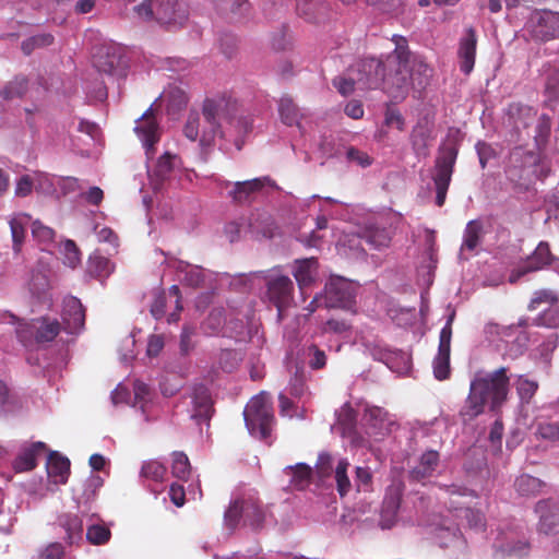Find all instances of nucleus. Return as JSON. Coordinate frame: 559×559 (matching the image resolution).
Masks as SVG:
<instances>
[{
  "label": "nucleus",
  "mask_w": 559,
  "mask_h": 559,
  "mask_svg": "<svg viewBox=\"0 0 559 559\" xmlns=\"http://www.w3.org/2000/svg\"><path fill=\"white\" fill-rule=\"evenodd\" d=\"M394 50L382 61L366 58L352 67L357 90L381 88L392 99L404 98L411 88H424L432 76L425 58L408 48L407 39L393 35Z\"/></svg>",
  "instance_id": "1"
},
{
  "label": "nucleus",
  "mask_w": 559,
  "mask_h": 559,
  "mask_svg": "<svg viewBox=\"0 0 559 559\" xmlns=\"http://www.w3.org/2000/svg\"><path fill=\"white\" fill-rule=\"evenodd\" d=\"M226 107L224 99H205L202 118L197 111H190L183 126L185 136L192 142L198 141L204 152L215 144L216 139L231 138L230 128L236 120L226 114ZM240 122L237 120V124Z\"/></svg>",
  "instance_id": "2"
},
{
  "label": "nucleus",
  "mask_w": 559,
  "mask_h": 559,
  "mask_svg": "<svg viewBox=\"0 0 559 559\" xmlns=\"http://www.w3.org/2000/svg\"><path fill=\"white\" fill-rule=\"evenodd\" d=\"M509 378L507 369L501 367L492 372H477L469 385V394L461 411L464 420L473 419L481 414L486 405L497 411L507 400Z\"/></svg>",
  "instance_id": "3"
},
{
  "label": "nucleus",
  "mask_w": 559,
  "mask_h": 559,
  "mask_svg": "<svg viewBox=\"0 0 559 559\" xmlns=\"http://www.w3.org/2000/svg\"><path fill=\"white\" fill-rule=\"evenodd\" d=\"M240 278L245 283L253 284L254 281H263L266 285V297L278 311V318L282 317L283 310L293 301L294 283L290 277L285 274L281 266H275L266 271H257Z\"/></svg>",
  "instance_id": "4"
},
{
  "label": "nucleus",
  "mask_w": 559,
  "mask_h": 559,
  "mask_svg": "<svg viewBox=\"0 0 559 559\" xmlns=\"http://www.w3.org/2000/svg\"><path fill=\"white\" fill-rule=\"evenodd\" d=\"M0 320L15 326L19 341L25 347H32L35 343H47L55 340L61 328L56 319L39 318L31 322H22L10 312H0Z\"/></svg>",
  "instance_id": "5"
},
{
  "label": "nucleus",
  "mask_w": 559,
  "mask_h": 559,
  "mask_svg": "<svg viewBox=\"0 0 559 559\" xmlns=\"http://www.w3.org/2000/svg\"><path fill=\"white\" fill-rule=\"evenodd\" d=\"M356 287L353 282L342 276H331L325 284L323 294H318L308 305V316L320 306L325 308L350 309L355 304Z\"/></svg>",
  "instance_id": "6"
},
{
  "label": "nucleus",
  "mask_w": 559,
  "mask_h": 559,
  "mask_svg": "<svg viewBox=\"0 0 559 559\" xmlns=\"http://www.w3.org/2000/svg\"><path fill=\"white\" fill-rule=\"evenodd\" d=\"M243 418L249 433L260 440H266L274 424L272 401L266 392L253 396L243 411Z\"/></svg>",
  "instance_id": "7"
},
{
  "label": "nucleus",
  "mask_w": 559,
  "mask_h": 559,
  "mask_svg": "<svg viewBox=\"0 0 559 559\" xmlns=\"http://www.w3.org/2000/svg\"><path fill=\"white\" fill-rule=\"evenodd\" d=\"M390 240V234L385 228L371 225L364 230L362 235L346 236L340 240L337 251L348 259H362L365 257L364 243L373 249H381L388 247Z\"/></svg>",
  "instance_id": "8"
},
{
  "label": "nucleus",
  "mask_w": 559,
  "mask_h": 559,
  "mask_svg": "<svg viewBox=\"0 0 559 559\" xmlns=\"http://www.w3.org/2000/svg\"><path fill=\"white\" fill-rule=\"evenodd\" d=\"M524 31L535 41H549L559 38V13L537 10L531 13Z\"/></svg>",
  "instance_id": "9"
},
{
  "label": "nucleus",
  "mask_w": 559,
  "mask_h": 559,
  "mask_svg": "<svg viewBox=\"0 0 559 559\" xmlns=\"http://www.w3.org/2000/svg\"><path fill=\"white\" fill-rule=\"evenodd\" d=\"M316 467L320 477H325L330 474L333 476L336 489L341 497H345L350 492L353 485L347 475V469L349 467L347 459L340 457L335 462L331 454L322 452L318 456Z\"/></svg>",
  "instance_id": "10"
},
{
  "label": "nucleus",
  "mask_w": 559,
  "mask_h": 559,
  "mask_svg": "<svg viewBox=\"0 0 559 559\" xmlns=\"http://www.w3.org/2000/svg\"><path fill=\"white\" fill-rule=\"evenodd\" d=\"M253 527L261 525L263 513L259 504L252 498L248 500L235 498L231 500L224 514V523L229 528H235L240 520Z\"/></svg>",
  "instance_id": "11"
},
{
  "label": "nucleus",
  "mask_w": 559,
  "mask_h": 559,
  "mask_svg": "<svg viewBox=\"0 0 559 559\" xmlns=\"http://www.w3.org/2000/svg\"><path fill=\"white\" fill-rule=\"evenodd\" d=\"M217 186L225 190L234 202L241 204L251 201L265 187H272L273 181L267 176L236 182L217 179Z\"/></svg>",
  "instance_id": "12"
},
{
  "label": "nucleus",
  "mask_w": 559,
  "mask_h": 559,
  "mask_svg": "<svg viewBox=\"0 0 559 559\" xmlns=\"http://www.w3.org/2000/svg\"><path fill=\"white\" fill-rule=\"evenodd\" d=\"M134 131L142 143L147 162L151 160L156 153L154 145L159 142L162 134L152 107L136 119Z\"/></svg>",
  "instance_id": "13"
},
{
  "label": "nucleus",
  "mask_w": 559,
  "mask_h": 559,
  "mask_svg": "<svg viewBox=\"0 0 559 559\" xmlns=\"http://www.w3.org/2000/svg\"><path fill=\"white\" fill-rule=\"evenodd\" d=\"M403 491L404 486L400 481H393L386 488L380 512V526L383 530L392 528L399 523Z\"/></svg>",
  "instance_id": "14"
},
{
  "label": "nucleus",
  "mask_w": 559,
  "mask_h": 559,
  "mask_svg": "<svg viewBox=\"0 0 559 559\" xmlns=\"http://www.w3.org/2000/svg\"><path fill=\"white\" fill-rule=\"evenodd\" d=\"M362 423L370 441L380 440L390 432L394 425L392 416L381 407L366 405L364 408Z\"/></svg>",
  "instance_id": "15"
},
{
  "label": "nucleus",
  "mask_w": 559,
  "mask_h": 559,
  "mask_svg": "<svg viewBox=\"0 0 559 559\" xmlns=\"http://www.w3.org/2000/svg\"><path fill=\"white\" fill-rule=\"evenodd\" d=\"M454 312L448 318L440 331L438 354L432 361L433 376L437 380H445L450 374V349L452 337V322Z\"/></svg>",
  "instance_id": "16"
},
{
  "label": "nucleus",
  "mask_w": 559,
  "mask_h": 559,
  "mask_svg": "<svg viewBox=\"0 0 559 559\" xmlns=\"http://www.w3.org/2000/svg\"><path fill=\"white\" fill-rule=\"evenodd\" d=\"M555 261H557V258L550 253L548 243L542 241L536 247L532 255L527 259V261L511 272L509 282L512 284L516 283L523 275L527 274L528 272L538 271L544 267H550L552 270V264Z\"/></svg>",
  "instance_id": "17"
},
{
  "label": "nucleus",
  "mask_w": 559,
  "mask_h": 559,
  "mask_svg": "<svg viewBox=\"0 0 559 559\" xmlns=\"http://www.w3.org/2000/svg\"><path fill=\"white\" fill-rule=\"evenodd\" d=\"M168 302H174L175 311L168 314L167 322L176 323L179 320V312L182 309V306L180 305V290L177 285H173L167 293L159 290L154 293V299L151 305V314L156 320H160L166 314Z\"/></svg>",
  "instance_id": "18"
},
{
  "label": "nucleus",
  "mask_w": 559,
  "mask_h": 559,
  "mask_svg": "<svg viewBox=\"0 0 559 559\" xmlns=\"http://www.w3.org/2000/svg\"><path fill=\"white\" fill-rule=\"evenodd\" d=\"M337 426L341 429V433L344 438L348 439L349 442L357 448H372V443L369 439L359 436L355 429L357 414L349 404H344L336 412Z\"/></svg>",
  "instance_id": "19"
},
{
  "label": "nucleus",
  "mask_w": 559,
  "mask_h": 559,
  "mask_svg": "<svg viewBox=\"0 0 559 559\" xmlns=\"http://www.w3.org/2000/svg\"><path fill=\"white\" fill-rule=\"evenodd\" d=\"M174 267L177 270L178 280L188 286H209L213 287V283L218 275H214L211 271L204 270L198 265H192L185 261L175 262Z\"/></svg>",
  "instance_id": "20"
},
{
  "label": "nucleus",
  "mask_w": 559,
  "mask_h": 559,
  "mask_svg": "<svg viewBox=\"0 0 559 559\" xmlns=\"http://www.w3.org/2000/svg\"><path fill=\"white\" fill-rule=\"evenodd\" d=\"M292 274L295 277L300 294L304 296L319 276V263L316 258L296 259L292 264Z\"/></svg>",
  "instance_id": "21"
},
{
  "label": "nucleus",
  "mask_w": 559,
  "mask_h": 559,
  "mask_svg": "<svg viewBox=\"0 0 559 559\" xmlns=\"http://www.w3.org/2000/svg\"><path fill=\"white\" fill-rule=\"evenodd\" d=\"M62 320L64 331L69 334H76L83 329L85 311L80 299L73 296L63 299Z\"/></svg>",
  "instance_id": "22"
},
{
  "label": "nucleus",
  "mask_w": 559,
  "mask_h": 559,
  "mask_svg": "<svg viewBox=\"0 0 559 559\" xmlns=\"http://www.w3.org/2000/svg\"><path fill=\"white\" fill-rule=\"evenodd\" d=\"M178 163L179 157L176 154L165 152L158 157L153 168L148 166L150 182L154 191L162 189L163 183L171 177Z\"/></svg>",
  "instance_id": "23"
},
{
  "label": "nucleus",
  "mask_w": 559,
  "mask_h": 559,
  "mask_svg": "<svg viewBox=\"0 0 559 559\" xmlns=\"http://www.w3.org/2000/svg\"><path fill=\"white\" fill-rule=\"evenodd\" d=\"M31 215L19 212L8 216V224L10 226L11 239H12V251L15 257H19L22 252L25 243L27 229L32 225Z\"/></svg>",
  "instance_id": "24"
},
{
  "label": "nucleus",
  "mask_w": 559,
  "mask_h": 559,
  "mask_svg": "<svg viewBox=\"0 0 559 559\" xmlns=\"http://www.w3.org/2000/svg\"><path fill=\"white\" fill-rule=\"evenodd\" d=\"M192 414L197 420L207 421L213 413V401L210 390L204 384H195L191 391Z\"/></svg>",
  "instance_id": "25"
},
{
  "label": "nucleus",
  "mask_w": 559,
  "mask_h": 559,
  "mask_svg": "<svg viewBox=\"0 0 559 559\" xmlns=\"http://www.w3.org/2000/svg\"><path fill=\"white\" fill-rule=\"evenodd\" d=\"M278 112L283 123L296 126L301 135L307 132L308 117L294 104L292 98L282 97L278 103Z\"/></svg>",
  "instance_id": "26"
},
{
  "label": "nucleus",
  "mask_w": 559,
  "mask_h": 559,
  "mask_svg": "<svg viewBox=\"0 0 559 559\" xmlns=\"http://www.w3.org/2000/svg\"><path fill=\"white\" fill-rule=\"evenodd\" d=\"M536 513L539 515V531L545 534H554L559 531V508L550 500H542L536 504Z\"/></svg>",
  "instance_id": "27"
},
{
  "label": "nucleus",
  "mask_w": 559,
  "mask_h": 559,
  "mask_svg": "<svg viewBox=\"0 0 559 559\" xmlns=\"http://www.w3.org/2000/svg\"><path fill=\"white\" fill-rule=\"evenodd\" d=\"M85 538L93 546L107 545L111 538V524L92 514L86 525Z\"/></svg>",
  "instance_id": "28"
},
{
  "label": "nucleus",
  "mask_w": 559,
  "mask_h": 559,
  "mask_svg": "<svg viewBox=\"0 0 559 559\" xmlns=\"http://www.w3.org/2000/svg\"><path fill=\"white\" fill-rule=\"evenodd\" d=\"M476 35L472 28H468L465 35L460 40L459 46V58H460V68L461 71L465 74L472 72L475 64V56H476Z\"/></svg>",
  "instance_id": "29"
},
{
  "label": "nucleus",
  "mask_w": 559,
  "mask_h": 559,
  "mask_svg": "<svg viewBox=\"0 0 559 559\" xmlns=\"http://www.w3.org/2000/svg\"><path fill=\"white\" fill-rule=\"evenodd\" d=\"M46 468L51 483L66 484L70 474V461L57 452H51L47 457Z\"/></svg>",
  "instance_id": "30"
},
{
  "label": "nucleus",
  "mask_w": 559,
  "mask_h": 559,
  "mask_svg": "<svg viewBox=\"0 0 559 559\" xmlns=\"http://www.w3.org/2000/svg\"><path fill=\"white\" fill-rule=\"evenodd\" d=\"M57 524L64 531V540L69 545L83 539V521L78 514L63 513L58 516Z\"/></svg>",
  "instance_id": "31"
},
{
  "label": "nucleus",
  "mask_w": 559,
  "mask_h": 559,
  "mask_svg": "<svg viewBox=\"0 0 559 559\" xmlns=\"http://www.w3.org/2000/svg\"><path fill=\"white\" fill-rule=\"evenodd\" d=\"M455 159L456 152L454 150H448L437 158L433 175L435 186L449 187Z\"/></svg>",
  "instance_id": "32"
},
{
  "label": "nucleus",
  "mask_w": 559,
  "mask_h": 559,
  "mask_svg": "<svg viewBox=\"0 0 559 559\" xmlns=\"http://www.w3.org/2000/svg\"><path fill=\"white\" fill-rule=\"evenodd\" d=\"M177 0H143L134 8L138 15L144 20L153 16L154 11L164 16H169L175 11Z\"/></svg>",
  "instance_id": "33"
},
{
  "label": "nucleus",
  "mask_w": 559,
  "mask_h": 559,
  "mask_svg": "<svg viewBox=\"0 0 559 559\" xmlns=\"http://www.w3.org/2000/svg\"><path fill=\"white\" fill-rule=\"evenodd\" d=\"M44 450L45 444L43 442H34L25 447L13 462L14 469L19 473L33 469L36 466L38 455L43 454Z\"/></svg>",
  "instance_id": "34"
},
{
  "label": "nucleus",
  "mask_w": 559,
  "mask_h": 559,
  "mask_svg": "<svg viewBox=\"0 0 559 559\" xmlns=\"http://www.w3.org/2000/svg\"><path fill=\"white\" fill-rule=\"evenodd\" d=\"M32 236L43 251L51 252L56 247V233L49 226L36 219L31 225Z\"/></svg>",
  "instance_id": "35"
},
{
  "label": "nucleus",
  "mask_w": 559,
  "mask_h": 559,
  "mask_svg": "<svg viewBox=\"0 0 559 559\" xmlns=\"http://www.w3.org/2000/svg\"><path fill=\"white\" fill-rule=\"evenodd\" d=\"M439 464V453L437 451H426L419 459L418 464L413 467L411 475L416 480H423L433 474Z\"/></svg>",
  "instance_id": "36"
},
{
  "label": "nucleus",
  "mask_w": 559,
  "mask_h": 559,
  "mask_svg": "<svg viewBox=\"0 0 559 559\" xmlns=\"http://www.w3.org/2000/svg\"><path fill=\"white\" fill-rule=\"evenodd\" d=\"M163 97L167 102V112L171 117L177 116L188 104L186 92L177 86L169 87Z\"/></svg>",
  "instance_id": "37"
},
{
  "label": "nucleus",
  "mask_w": 559,
  "mask_h": 559,
  "mask_svg": "<svg viewBox=\"0 0 559 559\" xmlns=\"http://www.w3.org/2000/svg\"><path fill=\"white\" fill-rule=\"evenodd\" d=\"M133 407H139L145 420H148V408L152 403V391L150 386L142 381H135L133 384Z\"/></svg>",
  "instance_id": "38"
},
{
  "label": "nucleus",
  "mask_w": 559,
  "mask_h": 559,
  "mask_svg": "<svg viewBox=\"0 0 559 559\" xmlns=\"http://www.w3.org/2000/svg\"><path fill=\"white\" fill-rule=\"evenodd\" d=\"M480 237L481 225L476 221L469 222L465 228L463 243L461 247L462 258L467 259V257L464 255L465 251H474L478 247L480 243Z\"/></svg>",
  "instance_id": "39"
},
{
  "label": "nucleus",
  "mask_w": 559,
  "mask_h": 559,
  "mask_svg": "<svg viewBox=\"0 0 559 559\" xmlns=\"http://www.w3.org/2000/svg\"><path fill=\"white\" fill-rule=\"evenodd\" d=\"M285 474L290 477V484L297 489H304L311 476V467L305 463H298L295 466H287Z\"/></svg>",
  "instance_id": "40"
},
{
  "label": "nucleus",
  "mask_w": 559,
  "mask_h": 559,
  "mask_svg": "<svg viewBox=\"0 0 559 559\" xmlns=\"http://www.w3.org/2000/svg\"><path fill=\"white\" fill-rule=\"evenodd\" d=\"M436 536L441 547H455L463 544L462 534L455 525H440Z\"/></svg>",
  "instance_id": "41"
},
{
  "label": "nucleus",
  "mask_w": 559,
  "mask_h": 559,
  "mask_svg": "<svg viewBox=\"0 0 559 559\" xmlns=\"http://www.w3.org/2000/svg\"><path fill=\"white\" fill-rule=\"evenodd\" d=\"M114 266L109 259L94 253L90 257L87 262L88 273L99 280L106 278L112 272Z\"/></svg>",
  "instance_id": "42"
},
{
  "label": "nucleus",
  "mask_w": 559,
  "mask_h": 559,
  "mask_svg": "<svg viewBox=\"0 0 559 559\" xmlns=\"http://www.w3.org/2000/svg\"><path fill=\"white\" fill-rule=\"evenodd\" d=\"M59 176L45 173L35 174L36 191L50 197H57Z\"/></svg>",
  "instance_id": "43"
},
{
  "label": "nucleus",
  "mask_w": 559,
  "mask_h": 559,
  "mask_svg": "<svg viewBox=\"0 0 559 559\" xmlns=\"http://www.w3.org/2000/svg\"><path fill=\"white\" fill-rule=\"evenodd\" d=\"M515 489L522 496H532L540 492L544 483L531 475L524 474L516 478Z\"/></svg>",
  "instance_id": "44"
},
{
  "label": "nucleus",
  "mask_w": 559,
  "mask_h": 559,
  "mask_svg": "<svg viewBox=\"0 0 559 559\" xmlns=\"http://www.w3.org/2000/svg\"><path fill=\"white\" fill-rule=\"evenodd\" d=\"M225 324L224 310L222 308H214L209 313L207 318L202 323L205 333L210 335L218 334Z\"/></svg>",
  "instance_id": "45"
},
{
  "label": "nucleus",
  "mask_w": 559,
  "mask_h": 559,
  "mask_svg": "<svg viewBox=\"0 0 559 559\" xmlns=\"http://www.w3.org/2000/svg\"><path fill=\"white\" fill-rule=\"evenodd\" d=\"M536 325L558 329L559 328V305L554 304L544 309L534 320Z\"/></svg>",
  "instance_id": "46"
},
{
  "label": "nucleus",
  "mask_w": 559,
  "mask_h": 559,
  "mask_svg": "<svg viewBox=\"0 0 559 559\" xmlns=\"http://www.w3.org/2000/svg\"><path fill=\"white\" fill-rule=\"evenodd\" d=\"M558 302V296L556 292L551 289H539L536 290L528 304V310L534 311L539 309L542 306L550 307L554 304Z\"/></svg>",
  "instance_id": "47"
},
{
  "label": "nucleus",
  "mask_w": 559,
  "mask_h": 559,
  "mask_svg": "<svg viewBox=\"0 0 559 559\" xmlns=\"http://www.w3.org/2000/svg\"><path fill=\"white\" fill-rule=\"evenodd\" d=\"M304 357L308 366L313 370L321 369L326 365V355L324 350L320 349L314 344L305 348Z\"/></svg>",
  "instance_id": "48"
},
{
  "label": "nucleus",
  "mask_w": 559,
  "mask_h": 559,
  "mask_svg": "<svg viewBox=\"0 0 559 559\" xmlns=\"http://www.w3.org/2000/svg\"><path fill=\"white\" fill-rule=\"evenodd\" d=\"M63 255V263L71 269H75L81 263L80 251L72 240H66L60 249Z\"/></svg>",
  "instance_id": "49"
},
{
  "label": "nucleus",
  "mask_w": 559,
  "mask_h": 559,
  "mask_svg": "<svg viewBox=\"0 0 559 559\" xmlns=\"http://www.w3.org/2000/svg\"><path fill=\"white\" fill-rule=\"evenodd\" d=\"M223 13L243 15L248 10V0H213Z\"/></svg>",
  "instance_id": "50"
},
{
  "label": "nucleus",
  "mask_w": 559,
  "mask_h": 559,
  "mask_svg": "<svg viewBox=\"0 0 559 559\" xmlns=\"http://www.w3.org/2000/svg\"><path fill=\"white\" fill-rule=\"evenodd\" d=\"M538 389V383L524 376H520L516 382V390L522 402L528 403Z\"/></svg>",
  "instance_id": "51"
},
{
  "label": "nucleus",
  "mask_w": 559,
  "mask_h": 559,
  "mask_svg": "<svg viewBox=\"0 0 559 559\" xmlns=\"http://www.w3.org/2000/svg\"><path fill=\"white\" fill-rule=\"evenodd\" d=\"M345 156L348 163L361 168L369 167L373 162L372 157L367 152L358 150L354 146L346 148Z\"/></svg>",
  "instance_id": "52"
},
{
  "label": "nucleus",
  "mask_w": 559,
  "mask_h": 559,
  "mask_svg": "<svg viewBox=\"0 0 559 559\" xmlns=\"http://www.w3.org/2000/svg\"><path fill=\"white\" fill-rule=\"evenodd\" d=\"M173 474L179 479H186L190 474V463L185 453L175 452L173 454Z\"/></svg>",
  "instance_id": "53"
},
{
  "label": "nucleus",
  "mask_w": 559,
  "mask_h": 559,
  "mask_svg": "<svg viewBox=\"0 0 559 559\" xmlns=\"http://www.w3.org/2000/svg\"><path fill=\"white\" fill-rule=\"evenodd\" d=\"M166 468L158 461H147L142 465L141 475L154 480H162L165 476Z\"/></svg>",
  "instance_id": "54"
},
{
  "label": "nucleus",
  "mask_w": 559,
  "mask_h": 559,
  "mask_svg": "<svg viewBox=\"0 0 559 559\" xmlns=\"http://www.w3.org/2000/svg\"><path fill=\"white\" fill-rule=\"evenodd\" d=\"M103 485L104 479L100 476L92 474L90 477H87L83 484V497L85 500H93Z\"/></svg>",
  "instance_id": "55"
},
{
  "label": "nucleus",
  "mask_w": 559,
  "mask_h": 559,
  "mask_svg": "<svg viewBox=\"0 0 559 559\" xmlns=\"http://www.w3.org/2000/svg\"><path fill=\"white\" fill-rule=\"evenodd\" d=\"M27 81L24 78H16L1 91L3 98L20 97L26 92Z\"/></svg>",
  "instance_id": "56"
},
{
  "label": "nucleus",
  "mask_w": 559,
  "mask_h": 559,
  "mask_svg": "<svg viewBox=\"0 0 559 559\" xmlns=\"http://www.w3.org/2000/svg\"><path fill=\"white\" fill-rule=\"evenodd\" d=\"M278 401H280V412H281L282 416H286L289 418L302 417V414L299 411V405L295 404L293 401H290L287 397L286 393H280Z\"/></svg>",
  "instance_id": "57"
},
{
  "label": "nucleus",
  "mask_w": 559,
  "mask_h": 559,
  "mask_svg": "<svg viewBox=\"0 0 559 559\" xmlns=\"http://www.w3.org/2000/svg\"><path fill=\"white\" fill-rule=\"evenodd\" d=\"M372 473L369 467H356L355 486L358 491H368L371 487Z\"/></svg>",
  "instance_id": "58"
},
{
  "label": "nucleus",
  "mask_w": 559,
  "mask_h": 559,
  "mask_svg": "<svg viewBox=\"0 0 559 559\" xmlns=\"http://www.w3.org/2000/svg\"><path fill=\"white\" fill-rule=\"evenodd\" d=\"M37 559H64V547L60 543H50L39 549Z\"/></svg>",
  "instance_id": "59"
},
{
  "label": "nucleus",
  "mask_w": 559,
  "mask_h": 559,
  "mask_svg": "<svg viewBox=\"0 0 559 559\" xmlns=\"http://www.w3.org/2000/svg\"><path fill=\"white\" fill-rule=\"evenodd\" d=\"M33 189L36 190L35 175H24L16 180L14 192L16 197L25 198Z\"/></svg>",
  "instance_id": "60"
},
{
  "label": "nucleus",
  "mask_w": 559,
  "mask_h": 559,
  "mask_svg": "<svg viewBox=\"0 0 559 559\" xmlns=\"http://www.w3.org/2000/svg\"><path fill=\"white\" fill-rule=\"evenodd\" d=\"M333 84L344 96L350 94L355 88H357L356 75L352 73V68L348 71L347 78H336L334 79Z\"/></svg>",
  "instance_id": "61"
},
{
  "label": "nucleus",
  "mask_w": 559,
  "mask_h": 559,
  "mask_svg": "<svg viewBox=\"0 0 559 559\" xmlns=\"http://www.w3.org/2000/svg\"><path fill=\"white\" fill-rule=\"evenodd\" d=\"M536 435L545 440L557 441L559 440V424L540 423L537 426Z\"/></svg>",
  "instance_id": "62"
},
{
  "label": "nucleus",
  "mask_w": 559,
  "mask_h": 559,
  "mask_svg": "<svg viewBox=\"0 0 559 559\" xmlns=\"http://www.w3.org/2000/svg\"><path fill=\"white\" fill-rule=\"evenodd\" d=\"M57 197L67 195L81 189L79 180L74 177H59Z\"/></svg>",
  "instance_id": "63"
},
{
  "label": "nucleus",
  "mask_w": 559,
  "mask_h": 559,
  "mask_svg": "<svg viewBox=\"0 0 559 559\" xmlns=\"http://www.w3.org/2000/svg\"><path fill=\"white\" fill-rule=\"evenodd\" d=\"M165 346L164 336L160 334H152L148 337L147 346H146V356L148 358H155L159 355L162 349Z\"/></svg>",
  "instance_id": "64"
}]
</instances>
